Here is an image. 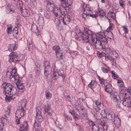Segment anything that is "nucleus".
Listing matches in <instances>:
<instances>
[{"label":"nucleus","instance_id":"a19ab883","mask_svg":"<svg viewBox=\"0 0 131 131\" xmlns=\"http://www.w3.org/2000/svg\"><path fill=\"white\" fill-rule=\"evenodd\" d=\"M75 121H77L80 119V117L79 115L75 113L72 116Z\"/></svg>","mask_w":131,"mask_h":131},{"label":"nucleus","instance_id":"2eb2a0df","mask_svg":"<svg viewBox=\"0 0 131 131\" xmlns=\"http://www.w3.org/2000/svg\"><path fill=\"white\" fill-rule=\"evenodd\" d=\"M82 8H83V12L84 13H85V14L89 15L90 13H91L92 11L89 7H87L86 5L83 4Z\"/></svg>","mask_w":131,"mask_h":131},{"label":"nucleus","instance_id":"1a4fd4ad","mask_svg":"<svg viewBox=\"0 0 131 131\" xmlns=\"http://www.w3.org/2000/svg\"><path fill=\"white\" fill-rule=\"evenodd\" d=\"M44 108L45 112L49 116H51L54 114V112L52 110L50 107V106L49 104L45 106Z\"/></svg>","mask_w":131,"mask_h":131},{"label":"nucleus","instance_id":"3c124183","mask_svg":"<svg viewBox=\"0 0 131 131\" xmlns=\"http://www.w3.org/2000/svg\"><path fill=\"white\" fill-rule=\"evenodd\" d=\"M47 66H50V63L49 61L47 60H45L44 61L43 63V67H47Z\"/></svg>","mask_w":131,"mask_h":131},{"label":"nucleus","instance_id":"e433bc0d","mask_svg":"<svg viewBox=\"0 0 131 131\" xmlns=\"http://www.w3.org/2000/svg\"><path fill=\"white\" fill-rule=\"evenodd\" d=\"M36 115H41V108L40 107L38 106L36 107Z\"/></svg>","mask_w":131,"mask_h":131},{"label":"nucleus","instance_id":"f8f14e48","mask_svg":"<svg viewBox=\"0 0 131 131\" xmlns=\"http://www.w3.org/2000/svg\"><path fill=\"white\" fill-rule=\"evenodd\" d=\"M54 4L51 2L47 4L46 7L48 11L50 12L53 11L55 8Z\"/></svg>","mask_w":131,"mask_h":131},{"label":"nucleus","instance_id":"603ef678","mask_svg":"<svg viewBox=\"0 0 131 131\" xmlns=\"http://www.w3.org/2000/svg\"><path fill=\"white\" fill-rule=\"evenodd\" d=\"M88 123L90 126H92V127L96 123L95 122H93L91 120H89L88 121Z\"/></svg>","mask_w":131,"mask_h":131},{"label":"nucleus","instance_id":"c85d7f7f","mask_svg":"<svg viewBox=\"0 0 131 131\" xmlns=\"http://www.w3.org/2000/svg\"><path fill=\"white\" fill-rule=\"evenodd\" d=\"M17 5L18 8L20 10L22 11L23 4L21 1H18L17 2Z\"/></svg>","mask_w":131,"mask_h":131},{"label":"nucleus","instance_id":"8fccbe9b","mask_svg":"<svg viewBox=\"0 0 131 131\" xmlns=\"http://www.w3.org/2000/svg\"><path fill=\"white\" fill-rule=\"evenodd\" d=\"M103 124L102 125H101L102 126L104 129L107 130V123L105 122L104 121L103 122Z\"/></svg>","mask_w":131,"mask_h":131},{"label":"nucleus","instance_id":"69168bd1","mask_svg":"<svg viewBox=\"0 0 131 131\" xmlns=\"http://www.w3.org/2000/svg\"><path fill=\"white\" fill-rule=\"evenodd\" d=\"M34 126L35 128L36 129H37L39 128V126H38V124L36 123H35L34 124Z\"/></svg>","mask_w":131,"mask_h":131},{"label":"nucleus","instance_id":"c9c22d12","mask_svg":"<svg viewBox=\"0 0 131 131\" xmlns=\"http://www.w3.org/2000/svg\"><path fill=\"white\" fill-rule=\"evenodd\" d=\"M36 115H41V108L40 107L38 106L36 107Z\"/></svg>","mask_w":131,"mask_h":131},{"label":"nucleus","instance_id":"37998d69","mask_svg":"<svg viewBox=\"0 0 131 131\" xmlns=\"http://www.w3.org/2000/svg\"><path fill=\"white\" fill-rule=\"evenodd\" d=\"M64 118L65 121H66V119L68 121H71L72 119L71 117L69 116L66 114H64Z\"/></svg>","mask_w":131,"mask_h":131},{"label":"nucleus","instance_id":"a878e982","mask_svg":"<svg viewBox=\"0 0 131 131\" xmlns=\"http://www.w3.org/2000/svg\"><path fill=\"white\" fill-rule=\"evenodd\" d=\"M56 55L57 59L60 60L63 58L62 53V51L55 53Z\"/></svg>","mask_w":131,"mask_h":131},{"label":"nucleus","instance_id":"5701e85b","mask_svg":"<svg viewBox=\"0 0 131 131\" xmlns=\"http://www.w3.org/2000/svg\"><path fill=\"white\" fill-rule=\"evenodd\" d=\"M16 84L17 86V88L19 90H22L23 92L25 90V89H24V86L23 85V82L22 83L21 81L18 83H16Z\"/></svg>","mask_w":131,"mask_h":131},{"label":"nucleus","instance_id":"6e6552de","mask_svg":"<svg viewBox=\"0 0 131 131\" xmlns=\"http://www.w3.org/2000/svg\"><path fill=\"white\" fill-rule=\"evenodd\" d=\"M95 104L96 105L95 109L96 111L99 112L100 110L103 111L102 110L103 109V105L101 102L100 100H98L96 101Z\"/></svg>","mask_w":131,"mask_h":131},{"label":"nucleus","instance_id":"9b49d317","mask_svg":"<svg viewBox=\"0 0 131 131\" xmlns=\"http://www.w3.org/2000/svg\"><path fill=\"white\" fill-rule=\"evenodd\" d=\"M111 97L112 100L117 105V104L118 105H119L118 100L117 97H118V96L117 95V93H112L111 94Z\"/></svg>","mask_w":131,"mask_h":131},{"label":"nucleus","instance_id":"f257e3e1","mask_svg":"<svg viewBox=\"0 0 131 131\" xmlns=\"http://www.w3.org/2000/svg\"><path fill=\"white\" fill-rule=\"evenodd\" d=\"M79 34L81 39L84 40L85 42H88L94 45L96 48L100 49L103 48H105L108 52L110 51V48L107 46L106 47L104 46V47H103L102 43L100 39L95 37L93 35L92 31L88 28H84L83 32L80 31Z\"/></svg>","mask_w":131,"mask_h":131},{"label":"nucleus","instance_id":"72a5a7b5","mask_svg":"<svg viewBox=\"0 0 131 131\" xmlns=\"http://www.w3.org/2000/svg\"><path fill=\"white\" fill-rule=\"evenodd\" d=\"M59 78V77L58 76L57 71H54L53 74L52 79L54 80H56L58 79Z\"/></svg>","mask_w":131,"mask_h":131},{"label":"nucleus","instance_id":"5fc2aeb1","mask_svg":"<svg viewBox=\"0 0 131 131\" xmlns=\"http://www.w3.org/2000/svg\"><path fill=\"white\" fill-rule=\"evenodd\" d=\"M124 2L123 0H121L119 1V3L120 6L123 8L124 7L125 5V3H124Z\"/></svg>","mask_w":131,"mask_h":131},{"label":"nucleus","instance_id":"2f4dec72","mask_svg":"<svg viewBox=\"0 0 131 131\" xmlns=\"http://www.w3.org/2000/svg\"><path fill=\"white\" fill-rule=\"evenodd\" d=\"M115 14L114 13L112 12H110L108 14V19L110 20V19H114V17L113 16V15Z\"/></svg>","mask_w":131,"mask_h":131},{"label":"nucleus","instance_id":"338daca9","mask_svg":"<svg viewBox=\"0 0 131 131\" xmlns=\"http://www.w3.org/2000/svg\"><path fill=\"white\" fill-rule=\"evenodd\" d=\"M4 126V123L0 122V130L2 129L3 128Z\"/></svg>","mask_w":131,"mask_h":131},{"label":"nucleus","instance_id":"f03ea898","mask_svg":"<svg viewBox=\"0 0 131 131\" xmlns=\"http://www.w3.org/2000/svg\"><path fill=\"white\" fill-rule=\"evenodd\" d=\"M1 88L4 90L6 94L5 99L7 101L9 102L10 99L14 100L16 96V90L13 88L12 85L9 83L3 82L2 84Z\"/></svg>","mask_w":131,"mask_h":131},{"label":"nucleus","instance_id":"20e7f679","mask_svg":"<svg viewBox=\"0 0 131 131\" xmlns=\"http://www.w3.org/2000/svg\"><path fill=\"white\" fill-rule=\"evenodd\" d=\"M24 58V55L23 54L17 56L16 53L13 52V53H10L9 56V61L10 62L17 63L22 61Z\"/></svg>","mask_w":131,"mask_h":131},{"label":"nucleus","instance_id":"79ce46f5","mask_svg":"<svg viewBox=\"0 0 131 131\" xmlns=\"http://www.w3.org/2000/svg\"><path fill=\"white\" fill-rule=\"evenodd\" d=\"M6 32L8 34H10L12 32L11 25L9 24L7 26V29L6 30Z\"/></svg>","mask_w":131,"mask_h":131},{"label":"nucleus","instance_id":"dca6fc26","mask_svg":"<svg viewBox=\"0 0 131 131\" xmlns=\"http://www.w3.org/2000/svg\"><path fill=\"white\" fill-rule=\"evenodd\" d=\"M17 48V46L15 44H11L9 45L8 47V50L10 51H11L12 52L10 53H13V52L14 53L13 51L16 50Z\"/></svg>","mask_w":131,"mask_h":131},{"label":"nucleus","instance_id":"e2e57ef3","mask_svg":"<svg viewBox=\"0 0 131 131\" xmlns=\"http://www.w3.org/2000/svg\"><path fill=\"white\" fill-rule=\"evenodd\" d=\"M113 24H112L111 25V24L110 23V26L107 29V31H110L113 29Z\"/></svg>","mask_w":131,"mask_h":131},{"label":"nucleus","instance_id":"052dcab7","mask_svg":"<svg viewBox=\"0 0 131 131\" xmlns=\"http://www.w3.org/2000/svg\"><path fill=\"white\" fill-rule=\"evenodd\" d=\"M123 28L126 34H127L128 32V30L127 28V26H124Z\"/></svg>","mask_w":131,"mask_h":131},{"label":"nucleus","instance_id":"c756f323","mask_svg":"<svg viewBox=\"0 0 131 131\" xmlns=\"http://www.w3.org/2000/svg\"><path fill=\"white\" fill-rule=\"evenodd\" d=\"M36 118L39 122H41L43 120V117L41 115H36Z\"/></svg>","mask_w":131,"mask_h":131},{"label":"nucleus","instance_id":"412c9836","mask_svg":"<svg viewBox=\"0 0 131 131\" xmlns=\"http://www.w3.org/2000/svg\"><path fill=\"white\" fill-rule=\"evenodd\" d=\"M75 108L79 112V114L82 113L84 109V108L82 106L79 104H78V105H76Z\"/></svg>","mask_w":131,"mask_h":131},{"label":"nucleus","instance_id":"6e6d98bb","mask_svg":"<svg viewBox=\"0 0 131 131\" xmlns=\"http://www.w3.org/2000/svg\"><path fill=\"white\" fill-rule=\"evenodd\" d=\"M101 70L103 72L105 73H107L109 71L108 69L104 67H102Z\"/></svg>","mask_w":131,"mask_h":131},{"label":"nucleus","instance_id":"6ab92c4d","mask_svg":"<svg viewBox=\"0 0 131 131\" xmlns=\"http://www.w3.org/2000/svg\"><path fill=\"white\" fill-rule=\"evenodd\" d=\"M7 110L6 112V115H4V117H2L1 118V122L2 123H4V122H6L7 121V119L6 115H9L10 112V110L9 108L8 109V108H7Z\"/></svg>","mask_w":131,"mask_h":131},{"label":"nucleus","instance_id":"a211bd4d","mask_svg":"<svg viewBox=\"0 0 131 131\" xmlns=\"http://www.w3.org/2000/svg\"><path fill=\"white\" fill-rule=\"evenodd\" d=\"M113 122L116 126H119L121 124V120L117 116H115Z\"/></svg>","mask_w":131,"mask_h":131},{"label":"nucleus","instance_id":"39448f33","mask_svg":"<svg viewBox=\"0 0 131 131\" xmlns=\"http://www.w3.org/2000/svg\"><path fill=\"white\" fill-rule=\"evenodd\" d=\"M101 115L103 118L110 120L114 119L115 117L113 112L109 110H103L101 112Z\"/></svg>","mask_w":131,"mask_h":131},{"label":"nucleus","instance_id":"7c9ffc66","mask_svg":"<svg viewBox=\"0 0 131 131\" xmlns=\"http://www.w3.org/2000/svg\"><path fill=\"white\" fill-rule=\"evenodd\" d=\"M101 42H103L104 44L103 45H106L107 44L108 42V39L105 37L102 36L101 38Z\"/></svg>","mask_w":131,"mask_h":131},{"label":"nucleus","instance_id":"9d476101","mask_svg":"<svg viewBox=\"0 0 131 131\" xmlns=\"http://www.w3.org/2000/svg\"><path fill=\"white\" fill-rule=\"evenodd\" d=\"M62 21L64 24L67 25L69 24L70 21V16L69 15H67L62 17Z\"/></svg>","mask_w":131,"mask_h":131},{"label":"nucleus","instance_id":"13d9d810","mask_svg":"<svg viewBox=\"0 0 131 131\" xmlns=\"http://www.w3.org/2000/svg\"><path fill=\"white\" fill-rule=\"evenodd\" d=\"M88 86L91 88L92 89H94L95 87L94 84H92V81L88 84Z\"/></svg>","mask_w":131,"mask_h":131},{"label":"nucleus","instance_id":"423d86ee","mask_svg":"<svg viewBox=\"0 0 131 131\" xmlns=\"http://www.w3.org/2000/svg\"><path fill=\"white\" fill-rule=\"evenodd\" d=\"M26 100H24L22 101L21 103V108L17 110L15 113L16 117L17 118H20L24 115V110L23 108V107H24L26 106Z\"/></svg>","mask_w":131,"mask_h":131},{"label":"nucleus","instance_id":"4d7b16f0","mask_svg":"<svg viewBox=\"0 0 131 131\" xmlns=\"http://www.w3.org/2000/svg\"><path fill=\"white\" fill-rule=\"evenodd\" d=\"M27 47L28 48L29 51H31L33 50V47L32 44L30 45H27Z\"/></svg>","mask_w":131,"mask_h":131},{"label":"nucleus","instance_id":"f704fd0d","mask_svg":"<svg viewBox=\"0 0 131 131\" xmlns=\"http://www.w3.org/2000/svg\"><path fill=\"white\" fill-rule=\"evenodd\" d=\"M7 77L9 78H12L14 77L13 75L12 74L11 72H9V71L7 70L6 73Z\"/></svg>","mask_w":131,"mask_h":131},{"label":"nucleus","instance_id":"680f3d73","mask_svg":"<svg viewBox=\"0 0 131 131\" xmlns=\"http://www.w3.org/2000/svg\"><path fill=\"white\" fill-rule=\"evenodd\" d=\"M105 91L107 92L110 93L112 91V88H109L108 89L105 88Z\"/></svg>","mask_w":131,"mask_h":131},{"label":"nucleus","instance_id":"4468645a","mask_svg":"<svg viewBox=\"0 0 131 131\" xmlns=\"http://www.w3.org/2000/svg\"><path fill=\"white\" fill-rule=\"evenodd\" d=\"M31 29L32 31L36 34V35L37 36H38L39 35V34H38V33L39 32L38 27L36 24H33L32 25Z\"/></svg>","mask_w":131,"mask_h":131},{"label":"nucleus","instance_id":"aec40b11","mask_svg":"<svg viewBox=\"0 0 131 131\" xmlns=\"http://www.w3.org/2000/svg\"><path fill=\"white\" fill-rule=\"evenodd\" d=\"M61 10L60 8L55 7V8H54V10L53 11V13L56 16H59V15H60V14H61Z\"/></svg>","mask_w":131,"mask_h":131},{"label":"nucleus","instance_id":"f3484780","mask_svg":"<svg viewBox=\"0 0 131 131\" xmlns=\"http://www.w3.org/2000/svg\"><path fill=\"white\" fill-rule=\"evenodd\" d=\"M92 130L93 131H104L101 127H100L99 125L96 123L92 127Z\"/></svg>","mask_w":131,"mask_h":131},{"label":"nucleus","instance_id":"bb28decb","mask_svg":"<svg viewBox=\"0 0 131 131\" xmlns=\"http://www.w3.org/2000/svg\"><path fill=\"white\" fill-rule=\"evenodd\" d=\"M13 34L15 37L16 38H18L19 37L18 28L17 27H15L13 30Z\"/></svg>","mask_w":131,"mask_h":131},{"label":"nucleus","instance_id":"a18cd8bd","mask_svg":"<svg viewBox=\"0 0 131 131\" xmlns=\"http://www.w3.org/2000/svg\"><path fill=\"white\" fill-rule=\"evenodd\" d=\"M50 73H48V74H44L45 76L46 77V79L49 81H50L52 78V77H51V75L50 74Z\"/></svg>","mask_w":131,"mask_h":131},{"label":"nucleus","instance_id":"c03bdc74","mask_svg":"<svg viewBox=\"0 0 131 131\" xmlns=\"http://www.w3.org/2000/svg\"><path fill=\"white\" fill-rule=\"evenodd\" d=\"M45 95L47 99H49V97L51 98L52 97L51 93L48 91H46L45 92Z\"/></svg>","mask_w":131,"mask_h":131},{"label":"nucleus","instance_id":"4be33fe9","mask_svg":"<svg viewBox=\"0 0 131 131\" xmlns=\"http://www.w3.org/2000/svg\"><path fill=\"white\" fill-rule=\"evenodd\" d=\"M21 11V14L22 16L24 17H28L29 16L30 14L29 11L27 9L23 10Z\"/></svg>","mask_w":131,"mask_h":131},{"label":"nucleus","instance_id":"cd10ccee","mask_svg":"<svg viewBox=\"0 0 131 131\" xmlns=\"http://www.w3.org/2000/svg\"><path fill=\"white\" fill-rule=\"evenodd\" d=\"M52 49L55 51V53L61 51L59 46L57 45H55L53 46Z\"/></svg>","mask_w":131,"mask_h":131},{"label":"nucleus","instance_id":"393cba45","mask_svg":"<svg viewBox=\"0 0 131 131\" xmlns=\"http://www.w3.org/2000/svg\"><path fill=\"white\" fill-rule=\"evenodd\" d=\"M38 23L39 25L42 27L44 26L45 24V22L43 17H39L38 20Z\"/></svg>","mask_w":131,"mask_h":131},{"label":"nucleus","instance_id":"de8ad7c7","mask_svg":"<svg viewBox=\"0 0 131 131\" xmlns=\"http://www.w3.org/2000/svg\"><path fill=\"white\" fill-rule=\"evenodd\" d=\"M13 77H14L15 80H17V83H18L21 81H20L21 80L20 79H21L19 78V77L18 75L15 74V75Z\"/></svg>","mask_w":131,"mask_h":131},{"label":"nucleus","instance_id":"864d4df0","mask_svg":"<svg viewBox=\"0 0 131 131\" xmlns=\"http://www.w3.org/2000/svg\"><path fill=\"white\" fill-rule=\"evenodd\" d=\"M111 56H114L116 58H117L118 57V54L116 51H113L111 52Z\"/></svg>","mask_w":131,"mask_h":131},{"label":"nucleus","instance_id":"774afa93","mask_svg":"<svg viewBox=\"0 0 131 131\" xmlns=\"http://www.w3.org/2000/svg\"><path fill=\"white\" fill-rule=\"evenodd\" d=\"M105 80L101 78V79L99 80L100 83L101 85H103V84H104Z\"/></svg>","mask_w":131,"mask_h":131},{"label":"nucleus","instance_id":"09e8293b","mask_svg":"<svg viewBox=\"0 0 131 131\" xmlns=\"http://www.w3.org/2000/svg\"><path fill=\"white\" fill-rule=\"evenodd\" d=\"M104 121L103 120H102L101 119L98 118L97 119L96 121L97 124L101 125L103 124Z\"/></svg>","mask_w":131,"mask_h":131},{"label":"nucleus","instance_id":"49530a36","mask_svg":"<svg viewBox=\"0 0 131 131\" xmlns=\"http://www.w3.org/2000/svg\"><path fill=\"white\" fill-rule=\"evenodd\" d=\"M117 83L118 85L119 86L122 87L124 85V83L121 80H118Z\"/></svg>","mask_w":131,"mask_h":131},{"label":"nucleus","instance_id":"bf43d9fd","mask_svg":"<svg viewBox=\"0 0 131 131\" xmlns=\"http://www.w3.org/2000/svg\"><path fill=\"white\" fill-rule=\"evenodd\" d=\"M11 72L12 74L13 75L14 77L16 74V69L14 68H12L11 69Z\"/></svg>","mask_w":131,"mask_h":131},{"label":"nucleus","instance_id":"0e129e2a","mask_svg":"<svg viewBox=\"0 0 131 131\" xmlns=\"http://www.w3.org/2000/svg\"><path fill=\"white\" fill-rule=\"evenodd\" d=\"M111 72L113 75L115 77L118 78V75L117 74L115 73L112 70L111 71Z\"/></svg>","mask_w":131,"mask_h":131},{"label":"nucleus","instance_id":"473e14b6","mask_svg":"<svg viewBox=\"0 0 131 131\" xmlns=\"http://www.w3.org/2000/svg\"><path fill=\"white\" fill-rule=\"evenodd\" d=\"M44 15L45 17L48 19H50L51 17L50 11L48 10L44 13Z\"/></svg>","mask_w":131,"mask_h":131},{"label":"nucleus","instance_id":"4c0bfd02","mask_svg":"<svg viewBox=\"0 0 131 131\" xmlns=\"http://www.w3.org/2000/svg\"><path fill=\"white\" fill-rule=\"evenodd\" d=\"M97 14L98 15L100 16L103 17L104 16L105 14L104 12L102 10H99L97 12Z\"/></svg>","mask_w":131,"mask_h":131},{"label":"nucleus","instance_id":"ddd939ff","mask_svg":"<svg viewBox=\"0 0 131 131\" xmlns=\"http://www.w3.org/2000/svg\"><path fill=\"white\" fill-rule=\"evenodd\" d=\"M28 126L27 122H24L21 125L19 129L20 131H28Z\"/></svg>","mask_w":131,"mask_h":131},{"label":"nucleus","instance_id":"58836bf2","mask_svg":"<svg viewBox=\"0 0 131 131\" xmlns=\"http://www.w3.org/2000/svg\"><path fill=\"white\" fill-rule=\"evenodd\" d=\"M6 10L7 12L8 13H10L12 14L14 12V10H12L11 8L10 7H9L8 6L7 7Z\"/></svg>","mask_w":131,"mask_h":131},{"label":"nucleus","instance_id":"b1692460","mask_svg":"<svg viewBox=\"0 0 131 131\" xmlns=\"http://www.w3.org/2000/svg\"><path fill=\"white\" fill-rule=\"evenodd\" d=\"M44 67V74H46L48 73H50L51 72V69L50 66H47Z\"/></svg>","mask_w":131,"mask_h":131},{"label":"nucleus","instance_id":"7ed1b4c3","mask_svg":"<svg viewBox=\"0 0 131 131\" xmlns=\"http://www.w3.org/2000/svg\"><path fill=\"white\" fill-rule=\"evenodd\" d=\"M131 95V88L125 90L124 92H120L118 96L120 100L122 101V104L124 106L131 107V99L129 98Z\"/></svg>","mask_w":131,"mask_h":131},{"label":"nucleus","instance_id":"ea45409f","mask_svg":"<svg viewBox=\"0 0 131 131\" xmlns=\"http://www.w3.org/2000/svg\"><path fill=\"white\" fill-rule=\"evenodd\" d=\"M60 12L61 14H60V15H59V16L61 17L62 18L63 16H65V15H68V14H67V11L66 10L63 11H62L61 10Z\"/></svg>","mask_w":131,"mask_h":131},{"label":"nucleus","instance_id":"0eeeda50","mask_svg":"<svg viewBox=\"0 0 131 131\" xmlns=\"http://www.w3.org/2000/svg\"><path fill=\"white\" fill-rule=\"evenodd\" d=\"M61 1V5L65 9L67 7L68 8H70V6L72 4L73 0H60Z\"/></svg>","mask_w":131,"mask_h":131}]
</instances>
